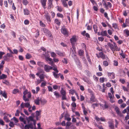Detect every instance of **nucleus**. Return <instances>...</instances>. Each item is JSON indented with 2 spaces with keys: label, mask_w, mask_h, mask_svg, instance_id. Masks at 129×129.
Segmentation results:
<instances>
[{
  "label": "nucleus",
  "mask_w": 129,
  "mask_h": 129,
  "mask_svg": "<svg viewBox=\"0 0 129 129\" xmlns=\"http://www.w3.org/2000/svg\"><path fill=\"white\" fill-rule=\"evenodd\" d=\"M7 77L6 75L4 74H3L1 76H0V80L6 78H7Z\"/></svg>",
  "instance_id": "obj_29"
},
{
  "label": "nucleus",
  "mask_w": 129,
  "mask_h": 129,
  "mask_svg": "<svg viewBox=\"0 0 129 129\" xmlns=\"http://www.w3.org/2000/svg\"><path fill=\"white\" fill-rule=\"evenodd\" d=\"M40 25L43 27H45L46 26L45 25L42 21H40Z\"/></svg>",
  "instance_id": "obj_56"
},
{
  "label": "nucleus",
  "mask_w": 129,
  "mask_h": 129,
  "mask_svg": "<svg viewBox=\"0 0 129 129\" xmlns=\"http://www.w3.org/2000/svg\"><path fill=\"white\" fill-rule=\"evenodd\" d=\"M34 120V117L31 116H30L28 117L27 118V121L28 124L32 123L33 124V123L32 122Z\"/></svg>",
  "instance_id": "obj_13"
},
{
  "label": "nucleus",
  "mask_w": 129,
  "mask_h": 129,
  "mask_svg": "<svg viewBox=\"0 0 129 129\" xmlns=\"http://www.w3.org/2000/svg\"><path fill=\"white\" fill-rule=\"evenodd\" d=\"M65 120H66L68 121H70L71 120V118L69 117V116L68 114H66L64 116Z\"/></svg>",
  "instance_id": "obj_25"
},
{
  "label": "nucleus",
  "mask_w": 129,
  "mask_h": 129,
  "mask_svg": "<svg viewBox=\"0 0 129 129\" xmlns=\"http://www.w3.org/2000/svg\"><path fill=\"white\" fill-rule=\"evenodd\" d=\"M57 7V9L58 11L60 12L62 11V9L61 7L58 6Z\"/></svg>",
  "instance_id": "obj_58"
},
{
  "label": "nucleus",
  "mask_w": 129,
  "mask_h": 129,
  "mask_svg": "<svg viewBox=\"0 0 129 129\" xmlns=\"http://www.w3.org/2000/svg\"><path fill=\"white\" fill-rule=\"evenodd\" d=\"M51 56L54 58L56 56V54L53 52H52L51 53Z\"/></svg>",
  "instance_id": "obj_46"
},
{
  "label": "nucleus",
  "mask_w": 129,
  "mask_h": 129,
  "mask_svg": "<svg viewBox=\"0 0 129 129\" xmlns=\"http://www.w3.org/2000/svg\"><path fill=\"white\" fill-rule=\"evenodd\" d=\"M110 92L112 93V95L114 96V91L113 90V88L112 87H111L110 89Z\"/></svg>",
  "instance_id": "obj_63"
},
{
  "label": "nucleus",
  "mask_w": 129,
  "mask_h": 129,
  "mask_svg": "<svg viewBox=\"0 0 129 129\" xmlns=\"http://www.w3.org/2000/svg\"><path fill=\"white\" fill-rule=\"evenodd\" d=\"M90 101L88 102L89 103H92L93 102H98L97 100L95 98L94 95L91 94L90 98Z\"/></svg>",
  "instance_id": "obj_3"
},
{
  "label": "nucleus",
  "mask_w": 129,
  "mask_h": 129,
  "mask_svg": "<svg viewBox=\"0 0 129 129\" xmlns=\"http://www.w3.org/2000/svg\"><path fill=\"white\" fill-rule=\"evenodd\" d=\"M28 92L27 90H25L23 92V100L25 102L28 101L29 99L26 98V95L27 94Z\"/></svg>",
  "instance_id": "obj_5"
},
{
  "label": "nucleus",
  "mask_w": 129,
  "mask_h": 129,
  "mask_svg": "<svg viewBox=\"0 0 129 129\" xmlns=\"http://www.w3.org/2000/svg\"><path fill=\"white\" fill-rule=\"evenodd\" d=\"M71 123L70 122H67L66 123V128H69V126L71 125Z\"/></svg>",
  "instance_id": "obj_44"
},
{
  "label": "nucleus",
  "mask_w": 129,
  "mask_h": 129,
  "mask_svg": "<svg viewBox=\"0 0 129 129\" xmlns=\"http://www.w3.org/2000/svg\"><path fill=\"white\" fill-rule=\"evenodd\" d=\"M115 110L119 116H121V113L120 112L119 108L117 107H115Z\"/></svg>",
  "instance_id": "obj_22"
},
{
  "label": "nucleus",
  "mask_w": 129,
  "mask_h": 129,
  "mask_svg": "<svg viewBox=\"0 0 129 129\" xmlns=\"http://www.w3.org/2000/svg\"><path fill=\"white\" fill-rule=\"evenodd\" d=\"M113 27L115 29H116L117 28V24L116 23H113L112 24Z\"/></svg>",
  "instance_id": "obj_60"
},
{
  "label": "nucleus",
  "mask_w": 129,
  "mask_h": 129,
  "mask_svg": "<svg viewBox=\"0 0 129 129\" xmlns=\"http://www.w3.org/2000/svg\"><path fill=\"white\" fill-rule=\"evenodd\" d=\"M113 44H112L109 42L108 43L107 45L113 52L115 50L119 51L120 48L118 47L115 43L113 42Z\"/></svg>",
  "instance_id": "obj_1"
},
{
  "label": "nucleus",
  "mask_w": 129,
  "mask_h": 129,
  "mask_svg": "<svg viewBox=\"0 0 129 129\" xmlns=\"http://www.w3.org/2000/svg\"><path fill=\"white\" fill-rule=\"evenodd\" d=\"M54 22L58 26H59L60 25V21L57 19L56 18L55 19Z\"/></svg>",
  "instance_id": "obj_27"
},
{
  "label": "nucleus",
  "mask_w": 129,
  "mask_h": 129,
  "mask_svg": "<svg viewBox=\"0 0 129 129\" xmlns=\"http://www.w3.org/2000/svg\"><path fill=\"white\" fill-rule=\"evenodd\" d=\"M93 28L95 33L96 34L97 33L98 30V27L96 25H93Z\"/></svg>",
  "instance_id": "obj_30"
},
{
  "label": "nucleus",
  "mask_w": 129,
  "mask_h": 129,
  "mask_svg": "<svg viewBox=\"0 0 129 129\" xmlns=\"http://www.w3.org/2000/svg\"><path fill=\"white\" fill-rule=\"evenodd\" d=\"M103 65L105 67H106L108 65V62L107 61H104L103 62Z\"/></svg>",
  "instance_id": "obj_42"
},
{
  "label": "nucleus",
  "mask_w": 129,
  "mask_h": 129,
  "mask_svg": "<svg viewBox=\"0 0 129 129\" xmlns=\"http://www.w3.org/2000/svg\"><path fill=\"white\" fill-rule=\"evenodd\" d=\"M81 34L84 36H85L87 38H90V36L89 34L87 33H86L85 30H84L81 33Z\"/></svg>",
  "instance_id": "obj_24"
},
{
  "label": "nucleus",
  "mask_w": 129,
  "mask_h": 129,
  "mask_svg": "<svg viewBox=\"0 0 129 129\" xmlns=\"http://www.w3.org/2000/svg\"><path fill=\"white\" fill-rule=\"evenodd\" d=\"M24 14L25 15H28L29 13V11L26 9H24Z\"/></svg>",
  "instance_id": "obj_28"
},
{
  "label": "nucleus",
  "mask_w": 129,
  "mask_h": 129,
  "mask_svg": "<svg viewBox=\"0 0 129 129\" xmlns=\"http://www.w3.org/2000/svg\"><path fill=\"white\" fill-rule=\"evenodd\" d=\"M29 128H33V124L32 123L28 124L25 125L24 127L25 129H29Z\"/></svg>",
  "instance_id": "obj_20"
},
{
  "label": "nucleus",
  "mask_w": 129,
  "mask_h": 129,
  "mask_svg": "<svg viewBox=\"0 0 129 129\" xmlns=\"http://www.w3.org/2000/svg\"><path fill=\"white\" fill-rule=\"evenodd\" d=\"M37 64L39 67H43L44 65V64L43 62H38Z\"/></svg>",
  "instance_id": "obj_36"
},
{
  "label": "nucleus",
  "mask_w": 129,
  "mask_h": 129,
  "mask_svg": "<svg viewBox=\"0 0 129 129\" xmlns=\"http://www.w3.org/2000/svg\"><path fill=\"white\" fill-rule=\"evenodd\" d=\"M52 67L48 66L47 65H45L44 67V70L46 72H49L50 70L52 69Z\"/></svg>",
  "instance_id": "obj_9"
},
{
  "label": "nucleus",
  "mask_w": 129,
  "mask_h": 129,
  "mask_svg": "<svg viewBox=\"0 0 129 129\" xmlns=\"http://www.w3.org/2000/svg\"><path fill=\"white\" fill-rule=\"evenodd\" d=\"M40 111H36V118H37L38 116L40 114Z\"/></svg>",
  "instance_id": "obj_61"
},
{
  "label": "nucleus",
  "mask_w": 129,
  "mask_h": 129,
  "mask_svg": "<svg viewBox=\"0 0 129 129\" xmlns=\"http://www.w3.org/2000/svg\"><path fill=\"white\" fill-rule=\"evenodd\" d=\"M13 119H14V121L15 122V123H16L18 122V120L17 119V118H16L15 117H14L13 118H12L11 119V120H12Z\"/></svg>",
  "instance_id": "obj_54"
},
{
  "label": "nucleus",
  "mask_w": 129,
  "mask_h": 129,
  "mask_svg": "<svg viewBox=\"0 0 129 129\" xmlns=\"http://www.w3.org/2000/svg\"><path fill=\"white\" fill-rule=\"evenodd\" d=\"M45 57L46 60L47 61H52V59L51 58L49 57V56L48 52H45V53H43Z\"/></svg>",
  "instance_id": "obj_7"
},
{
  "label": "nucleus",
  "mask_w": 129,
  "mask_h": 129,
  "mask_svg": "<svg viewBox=\"0 0 129 129\" xmlns=\"http://www.w3.org/2000/svg\"><path fill=\"white\" fill-rule=\"evenodd\" d=\"M43 30L46 36L50 37H52L50 32L48 29L46 28H44L43 29Z\"/></svg>",
  "instance_id": "obj_2"
},
{
  "label": "nucleus",
  "mask_w": 129,
  "mask_h": 129,
  "mask_svg": "<svg viewBox=\"0 0 129 129\" xmlns=\"http://www.w3.org/2000/svg\"><path fill=\"white\" fill-rule=\"evenodd\" d=\"M129 26V19H126L125 20V22L123 23L122 27H125L127 26Z\"/></svg>",
  "instance_id": "obj_16"
},
{
  "label": "nucleus",
  "mask_w": 129,
  "mask_h": 129,
  "mask_svg": "<svg viewBox=\"0 0 129 129\" xmlns=\"http://www.w3.org/2000/svg\"><path fill=\"white\" fill-rule=\"evenodd\" d=\"M25 56L26 58L27 59H29L32 57L31 55L28 53H27L26 54Z\"/></svg>",
  "instance_id": "obj_37"
},
{
  "label": "nucleus",
  "mask_w": 129,
  "mask_h": 129,
  "mask_svg": "<svg viewBox=\"0 0 129 129\" xmlns=\"http://www.w3.org/2000/svg\"><path fill=\"white\" fill-rule=\"evenodd\" d=\"M100 81L101 83H103L105 80L107 81V79L104 77L100 78Z\"/></svg>",
  "instance_id": "obj_32"
},
{
  "label": "nucleus",
  "mask_w": 129,
  "mask_h": 129,
  "mask_svg": "<svg viewBox=\"0 0 129 129\" xmlns=\"http://www.w3.org/2000/svg\"><path fill=\"white\" fill-rule=\"evenodd\" d=\"M85 72L86 74L89 76H90L91 75L90 72L88 70H85Z\"/></svg>",
  "instance_id": "obj_40"
},
{
  "label": "nucleus",
  "mask_w": 129,
  "mask_h": 129,
  "mask_svg": "<svg viewBox=\"0 0 129 129\" xmlns=\"http://www.w3.org/2000/svg\"><path fill=\"white\" fill-rule=\"evenodd\" d=\"M20 111H19L18 110H17L16 111V112L15 113V115L16 116H18L19 115V113L20 112Z\"/></svg>",
  "instance_id": "obj_48"
},
{
  "label": "nucleus",
  "mask_w": 129,
  "mask_h": 129,
  "mask_svg": "<svg viewBox=\"0 0 129 129\" xmlns=\"http://www.w3.org/2000/svg\"><path fill=\"white\" fill-rule=\"evenodd\" d=\"M62 61L64 63L67 64V59L66 58H64L62 60Z\"/></svg>",
  "instance_id": "obj_59"
},
{
  "label": "nucleus",
  "mask_w": 129,
  "mask_h": 129,
  "mask_svg": "<svg viewBox=\"0 0 129 129\" xmlns=\"http://www.w3.org/2000/svg\"><path fill=\"white\" fill-rule=\"evenodd\" d=\"M39 77L40 78V79L42 80V79H43L44 78V74H42L39 75Z\"/></svg>",
  "instance_id": "obj_45"
},
{
  "label": "nucleus",
  "mask_w": 129,
  "mask_h": 129,
  "mask_svg": "<svg viewBox=\"0 0 129 129\" xmlns=\"http://www.w3.org/2000/svg\"><path fill=\"white\" fill-rule=\"evenodd\" d=\"M101 36H107L108 37H109L110 36L107 34L106 30H104L101 31Z\"/></svg>",
  "instance_id": "obj_17"
},
{
  "label": "nucleus",
  "mask_w": 129,
  "mask_h": 129,
  "mask_svg": "<svg viewBox=\"0 0 129 129\" xmlns=\"http://www.w3.org/2000/svg\"><path fill=\"white\" fill-rule=\"evenodd\" d=\"M25 106L26 108H29L31 106H30L29 103H24Z\"/></svg>",
  "instance_id": "obj_41"
},
{
  "label": "nucleus",
  "mask_w": 129,
  "mask_h": 129,
  "mask_svg": "<svg viewBox=\"0 0 129 129\" xmlns=\"http://www.w3.org/2000/svg\"><path fill=\"white\" fill-rule=\"evenodd\" d=\"M75 92V90L73 89H71L69 90V93L72 95H73Z\"/></svg>",
  "instance_id": "obj_38"
},
{
  "label": "nucleus",
  "mask_w": 129,
  "mask_h": 129,
  "mask_svg": "<svg viewBox=\"0 0 129 129\" xmlns=\"http://www.w3.org/2000/svg\"><path fill=\"white\" fill-rule=\"evenodd\" d=\"M40 100L39 97H37L36 99L34 100L35 103L37 105H39L40 104Z\"/></svg>",
  "instance_id": "obj_23"
},
{
  "label": "nucleus",
  "mask_w": 129,
  "mask_h": 129,
  "mask_svg": "<svg viewBox=\"0 0 129 129\" xmlns=\"http://www.w3.org/2000/svg\"><path fill=\"white\" fill-rule=\"evenodd\" d=\"M47 0H41V2L42 6L44 9H45L46 7H45L46 5V2Z\"/></svg>",
  "instance_id": "obj_18"
},
{
  "label": "nucleus",
  "mask_w": 129,
  "mask_h": 129,
  "mask_svg": "<svg viewBox=\"0 0 129 129\" xmlns=\"http://www.w3.org/2000/svg\"><path fill=\"white\" fill-rule=\"evenodd\" d=\"M45 57L46 60L47 61H52V59L51 58L49 57V56L48 52H45V53H43Z\"/></svg>",
  "instance_id": "obj_6"
},
{
  "label": "nucleus",
  "mask_w": 129,
  "mask_h": 129,
  "mask_svg": "<svg viewBox=\"0 0 129 129\" xmlns=\"http://www.w3.org/2000/svg\"><path fill=\"white\" fill-rule=\"evenodd\" d=\"M48 8L51 9L53 7L52 1L51 0H48Z\"/></svg>",
  "instance_id": "obj_21"
},
{
  "label": "nucleus",
  "mask_w": 129,
  "mask_h": 129,
  "mask_svg": "<svg viewBox=\"0 0 129 129\" xmlns=\"http://www.w3.org/2000/svg\"><path fill=\"white\" fill-rule=\"evenodd\" d=\"M22 2L23 4L25 6L27 5L28 3L27 0H23Z\"/></svg>",
  "instance_id": "obj_43"
},
{
  "label": "nucleus",
  "mask_w": 129,
  "mask_h": 129,
  "mask_svg": "<svg viewBox=\"0 0 129 129\" xmlns=\"http://www.w3.org/2000/svg\"><path fill=\"white\" fill-rule=\"evenodd\" d=\"M71 105L74 108L76 107V104L74 102H73L72 103Z\"/></svg>",
  "instance_id": "obj_64"
},
{
  "label": "nucleus",
  "mask_w": 129,
  "mask_h": 129,
  "mask_svg": "<svg viewBox=\"0 0 129 129\" xmlns=\"http://www.w3.org/2000/svg\"><path fill=\"white\" fill-rule=\"evenodd\" d=\"M46 82L45 81H44V82H42L41 83V86L42 87H44L45 86H46Z\"/></svg>",
  "instance_id": "obj_51"
},
{
  "label": "nucleus",
  "mask_w": 129,
  "mask_h": 129,
  "mask_svg": "<svg viewBox=\"0 0 129 129\" xmlns=\"http://www.w3.org/2000/svg\"><path fill=\"white\" fill-rule=\"evenodd\" d=\"M100 57H101L103 59H106L107 60L108 59V58L107 56L104 54L102 52H101L99 53Z\"/></svg>",
  "instance_id": "obj_14"
},
{
  "label": "nucleus",
  "mask_w": 129,
  "mask_h": 129,
  "mask_svg": "<svg viewBox=\"0 0 129 129\" xmlns=\"http://www.w3.org/2000/svg\"><path fill=\"white\" fill-rule=\"evenodd\" d=\"M61 31L62 34L64 35L67 36L68 35V33L65 27H63L61 29Z\"/></svg>",
  "instance_id": "obj_10"
},
{
  "label": "nucleus",
  "mask_w": 129,
  "mask_h": 129,
  "mask_svg": "<svg viewBox=\"0 0 129 129\" xmlns=\"http://www.w3.org/2000/svg\"><path fill=\"white\" fill-rule=\"evenodd\" d=\"M100 108L101 109H102L103 110L107 109L108 108V106L106 104V102H105V104L104 105L100 104Z\"/></svg>",
  "instance_id": "obj_15"
},
{
  "label": "nucleus",
  "mask_w": 129,
  "mask_h": 129,
  "mask_svg": "<svg viewBox=\"0 0 129 129\" xmlns=\"http://www.w3.org/2000/svg\"><path fill=\"white\" fill-rule=\"evenodd\" d=\"M98 39L99 41H101V42L103 41L104 39V38L102 37H99L98 38Z\"/></svg>",
  "instance_id": "obj_55"
},
{
  "label": "nucleus",
  "mask_w": 129,
  "mask_h": 129,
  "mask_svg": "<svg viewBox=\"0 0 129 129\" xmlns=\"http://www.w3.org/2000/svg\"><path fill=\"white\" fill-rule=\"evenodd\" d=\"M3 118L6 122H8L10 121L9 120L7 116H5Z\"/></svg>",
  "instance_id": "obj_39"
},
{
  "label": "nucleus",
  "mask_w": 129,
  "mask_h": 129,
  "mask_svg": "<svg viewBox=\"0 0 129 129\" xmlns=\"http://www.w3.org/2000/svg\"><path fill=\"white\" fill-rule=\"evenodd\" d=\"M93 78L95 81H98L99 79L98 78L96 77L95 75H93Z\"/></svg>",
  "instance_id": "obj_57"
},
{
  "label": "nucleus",
  "mask_w": 129,
  "mask_h": 129,
  "mask_svg": "<svg viewBox=\"0 0 129 129\" xmlns=\"http://www.w3.org/2000/svg\"><path fill=\"white\" fill-rule=\"evenodd\" d=\"M108 76L109 78L111 79H113L115 78V74L113 72L107 73Z\"/></svg>",
  "instance_id": "obj_12"
},
{
  "label": "nucleus",
  "mask_w": 129,
  "mask_h": 129,
  "mask_svg": "<svg viewBox=\"0 0 129 129\" xmlns=\"http://www.w3.org/2000/svg\"><path fill=\"white\" fill-rule=\"evenodd\" d=\"M97 102H96L95 103H94L92 104L91 106L93 109H94L95 107L98 106V105H100V104L98 103Z\"/></svg>",
  "instance_id": "obj_26"
},
{
  "label": "nucleus",
  "mask_w": 129,
  "mask_h": 129,
  "mask_svg": "<svg viewBox=\"0 0 129 129\" xmlns=\"http://www.w3.org/2000/svg\"><path fill=\"white\" fill-rule=\"evenodd\" d=\"M124 33H125L127 36H129V31L127 29L124 30Z\"/></svg>",
  "instance_id": "obj_49"
},
{
  "label": "nucleus",
  "mask_w": 129,
  "mask_h": 129,
  "mask_svg": "<svg viewBox=\"0 0 129 129\" xmlns=\"http://www.w3.org/2000/svg\"><path fill=\"white\" fill-rule=\"evenodd\" d=\"M60 93L62 95H66V91L64 90L62 88H61Z\"/></svg>",
  "instance_id": "obj_33"
},
{
  "label": "nucleus",
  "mask_w": 129,
  "mask_h": 129,
  "mask_svg": "<svg viewBox=\"0 0 129 129\" xmlns=\"http://www.w3.org/2000/svg\"><path fill=\"white\" fill-rule=\"evenodd\" d=\"M57 17L61 18H63V15L60 13H57Z\"/></svg>",
  "instance_id": "obj_50"
},
{
  "label": "nucleus",
  "mask_w": 129,
  "mask_h": 129,
  "mask_svg": "<svg viewBox=\"0 0 129 129\" xmlns=\"http://www.w3.org/2000/svg\"><path fill=\"white\" fill-rule=\"evenodd\" d=\"M82 79L85 82H86L87 83H88L89 82V81L86 78H82Z\"/></svg>",
  "instance_id": "obj_62"
},
{
  "label": "nucleus",
  "mask_w": 129,
  "mask_h": 129,
  "mask_svg": "<svg viewBox=\"0 0 129 129\" xmlns=\"http://www.w3.org/2000/svg\"><path fill=\"white\" fill-rule=\"evenodd\" d=\"M53 75L55 78L57 79L59 78V76L58 74L54 72H52Z\"/></svg>",
  "instance_id": "obj_35"
},
{
  "label": "nucleus",
  "mask_w": 129,
  "mask_h": 129,
  "mask_svg": "<svg viewBox=\"0 0 129 129\" xmlns=\"http://www.w3.org/2000/svg\"><path fill=\"white\" fill-rule=\"evenodd\" d=\"M109 124V127L110 129H114V127L113 123V121L112 120L108 122Z\"/></svg>",
  "instance_id": "obj_11"
},
{
  "label": "nucleus",
  "mask_w": 129,
  "mask_h": 129,
  "mask_svg": "<svg viewBox=\"0 0 129 129\" xmlns=\"http://www.w3.org/2000/svg\"><path fill=\"white\" fill-rule=\"evenodd\" d=\"M53 93L54 95L56 96V98H58L60 96V94L57 92L55 91Z\"/></svg>",
  "instance_id": "obj_31"
},
{
  "label": "nucleus",
  "mask_w": 129,
  "mask_h": 129,
  "mask_svg": "<svg viewBox=\"0 0 129 129\" xmlns=\"http://www.w3.org/2000/svg\"><path fill=\"white\" fill-rule=\"evenodd\" d=\"M19 92L18 89H14L12 91V93L14 94H16Z\"/></svg>",
  "instance_id": "obj_47"
},
{
  "label": "nucleus",
  "mask_w": 129,
  "mask_h": 129,
  "mask_svg": "<svg viewBox=\"0 0 129 129\" xmlns=\"http://www.w3.org/2000/svg\"><path fill=\"white\" fill-rule=\"evenodd\" d=\"M70 41L72 45L75 44V43L77 41L76 36H73L70 39Z\"/></svg>",
  "instance_id": "obj_8"
},
{
  "label": "nucleus",
  "mask_w": 129,
  "mask_h": 129,
  "mask_svg": "<svg viewBox=\"0 0 129 129\" xmlns=\"http://www.w3.org/2000/svg\"><path fill=\"white\" fill-rule=\"evenodd\" d=\"M25 106L24 103L23 102H22L20 105V110L21 111L22 109L24 108Z\"/></svg>",
  "instance_id": "obj_34"
},
{
  "label": "nucleus",
  "mask_w": 129,
  "mask_h": 129,
  "mask_svg": "<svg viewBox=\"0 0 129 129\" xmlns=\"http://www.w3.org/2000/svg\"><path fill=\"white\" fill-rule=\"evenodd\" d=\"M44 16L46 19L48 23L50 24L51 23V21L48 13L47 12L45 13Z\"/></svg>",
  "instance_id": "obj_4"
},
{
  "label": "nucleus",
  "mask_w": 129,
  "mask_h": 129,
  "mask_svg": "<svg viewBox=\"0 0 129 129\" xmlns=\"http://www.w3.org/2000/svg\"><path fill=\"white\" fill-rule=\"evenodd\" d=\"M56 52L57 54L60 56H64L65 55L64 52H61L59 51H56Z\"/></svg>",
  "instance_id": "obj_19"
},
{
  "label": "nucleus",
  "mask_w": 129,
  "mask_h": 129,
  "mask_svg": "<svg viewBox=\"0 0 129 129\" xmlns=\"http://www.w3.org/2000/svg\"><path fill=\"white\" fill-rule=\"evenodd\" d=\"M62 4L64 7H67L68 6L66 2L64 1H63Z\"/></svg>",
  "instance_id": "obj_52"
},
{
  "label": "nucleus",
  "mask_w": 129,
  "mask_h": 129,
  "mask_svg": "<svg viewBox=\"0 0 129 129\" xmlns=\"http://www.w3.org/2000/svg\"><path fill=\"white\" fill-rule=\"evenodd\" d=\"M24 23L25 25H28L29 23V21L28 20L26 19L24 20Z\"/></svg>",
  "instance_id": "obj_53"
}]
</instances>
